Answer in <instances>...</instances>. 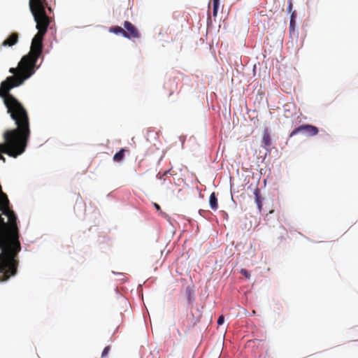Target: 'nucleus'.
Segmentation results:
<instances>
[{"label":"nucleus","instance_id":"f257e3e1","mask_svg":"<svg viewBox=\"0 0 358 358\" xmlns=\"http://www.w3.org/2000/svg\"><path fill=\"white\" fill-rule=\"evenodd\" d=\"M22 59L18 64L17 69L10 68L9 71L13 76L8 77L0 85V96L3 99L8 113L11 118L15 121L17 127L14 129L7 130L3 134V138L6 141V148H8L6 152L11 155H22L26 150L30 136L29 120L27 113L23 106L15 99L9 91L13 87H17L23 83H22L12 87L10 86L13 84V82L8 83L3 86L10 77H16L17 80L21 79L24 74L20 72V65ZM5 147V145H3Z\"/></svg>","mask_w":358,"mask_h":358},{"label":"nucleus","instance_id":"f03ea898","mask_svg":"<svg viewBox=\"0 0 358 358\" xmlns=\"http://www.w3.org/2000/svg\"><path fill=\"white\" fill-rule=\"evenodd\" d=\"M46 6V0H29L30 10L36 23L38 32L32 39L30 52L22 58L20 69L24 76L19 80L16 77H10L3 83V86L10 82L13 84L10 87L20 84L23 80L30 78L38 68L36 62L42 54L43 37L51 22V18L45 12Z\"/></svg>","mask_w":358,"mask_h":358},{"label":"nucleus","instance_id":"7ed1b4c3","mask_svg":"<svg viewBox=\"0 0 358 358\" xmlns=\"http://www.w3.org/2000/svg\"><path fill=\"white\" fill-rule=\"evenodd\" d=\"M317 127L310 124H303L294 129L289 134L290 137L296 135L299 133H303L308 136H313L318 134Z\"/></svg>","mask_w":358,"mask_h":358},{"label":"nucleus","instance_id":"20e7f679","mask_svg":"<svg viewBox=\"0 0 358 358\" xmlns=\"http://www.w3.org/2000/svg\"><path fill=\"white\" fill-rule=\"evenodd\" d=\"M124 27L126 29V35L128 36V37H127V38H140L141 35L138 29L132 23L129 21H125L124 22Z\"/></svg>","mask_w":358,"mask_h":358},{"label":"nucleus","instance_id":"39448f33","mask_svg":"<svg viewBox=\"0 0 358 358\" xmlns=\"http://www.w3.org/2000/svg\"><path fill=\"white\" fill-rule=\"evenodd\" d=\"M19 40V35L17 32H13L6 40H4L1 46L12 47L17 43Z\"/></svg>","mask_w":358,"mask_h":358},{"label":"nucleus","instance_id":"423d86ee","mask_svg":"<svg viewBox=\"0 0 358 358\" xmlns=\"http://www.w3.org/2000/svg\"><path fill=\"white\" fill-rule=\"evenodd\" d=\"M262 142L263 143V146L265 148H268L271 145V138L269 133V129L266 128L264 130Z\"/></svg>","mask_w":358,"mask_h":358},{"label":"nucleus","instance_id":"0eeeda50","mask_svg":"<svg viewBox=\"0 0 358 358\" xmlns=\"http://www.w3.org/2000/svg\"><path fill=\"white\" fill-rule=\"evenodd\" d=\"M165 87L166 89H168V90L169 91V94H168V96H170L173 94V92L177 89V82L176 81V80H169L165 84Z\"/></svg>","mask_w":358,"mask_h":358},{"label":"nucleus","instance_id":"6e6552de","mask_svg":"<svg viewBox=\"0 0 358 358\" xmlns=\"http://www.w3.org/2000/svg\"><path fill=\"white\" fill-rule=\"evenodd\" d=\"M125 152H129V150L122 148L119 152L115 154L113 156V161L115 162H120L124 158Z\"/></svg>","mask_w":358,"mask_h":358},{"label":"nucleus","instance_id":"1a4fd4ad","mask_svg":"<svg viewBox=\"0 0 358 358\" xmlns=\"http://www.w3.org/2000/svg\"><path fill=\"white\" fill-rule=\"evenodd\" d=\"M254 194L255 196V202L257 205V208L259 210L261 211L262 209V199L260 195L259 189L258 188L255 189Z\"/></svg>","mask_w":358,"mask_h":358},{"label":"nucleus","instance_id":"9d476101","mask_svg":"<svg viewBox=\"0 0 358 358\" xmlns=\"http://www.w3.org/2000/svg\"><path fill=\"white\" fill-rule=\"evenodd\" d=\"M209 204H210V208L214 210H215L218 208L217 199L216 197L215 192H213L210 195Z\"/></svg>","mask_w":358,"mask_h":358},{"label":"nucleus","instance_id":"9b49d317","mask_svg":"<svg viewBox=\"0 0 358 358\" xmlns=\"http://www.w3.org/2000/svg\"><path fill=\"white\" fill-rule=\"evenodd\" d=\"M109 31L114 33L115 34H121L122 36H123L125 38L128 37V36L126 35V31L124 29H122L121 27H119V26L111 27L109 29Z\"/></svg>","mask_w":358,"mask_h":358},{"label":"nucleus","instance_id":"f8f14e48","mask_svg":"<svg viewBox=\"0 0 358 358\" xmlns=\"http://www.w3.org/2000/svg\"><path fill=\"white\" fill-rule=\"evenodd\" d=\"M220 0H213V15L216 16L217 11H218V7H219Z\"/></svg>","mask_w":358,"mask_h":358},{"label":"nucleus","instance_id":"ddd939ff","mask_svg":"<svg viewBox=\"0 0 358 358\" xmlns=\"http://www.w3.org/2000/svg\"><path fill=\"white\" fill-rule=\"evenodd\" d=\"M110 350V346L108 345V346L105 347L103 350V352H102L101 357H107V355H108Z\"/></svg>","mask_w":358,"mask_h":358},{"label":"nucleus","instance_id":"4468645a","mask_svg":"<svg viewBox=\"0 0 358 358\" xmlns=\"http://www.w3.org/2000/svg\"><path fill=\"white\" fill-rule=\"evenodd\" d=\"M167 174L173 175V174L172 173L171 169H169V170H168V171H165L162 175H161V174H160V173H159L157 174V178H159V179H162V178H163V177H164V176H166V175H167Z\"/></svg>","mask_w":358,"mask_h":358},{"label":"nucleus","instance_id":"2eb2a0df","mask_svg":"<svg viewBox=\"0 0 358 358\" xmlns=\"http://www.w3.org/2000/svg\"><path fill=\"white\" fill-rule=\"evenodd\" d=\"M241 273L244 275L246 278H250V273L245 268H242L241 270Z\"/></svg>","mask_w":358,"mask_h":358},{"label":"nucleus","instance_id":"dca6fc26","mask_svg":"<svg viewBox=\"0 0 358 358\" xmlns=\"http://www.w3.org/2000/svg\"><path fill=\"white\" fill-rule=\"evenodd\" d=\"M224 322V317L223 315H220L219 317H218V320H217V324L218 325H222Z\"/></svg>","mask_w":358,"mask_h":358},{"label":"nucleus","instance_id":"f3484780","mask_svg":"<svg viewBox=\"0 0 358 358\" xmlns=\"http://www.w3.org/2000/svg\"><path fill=\"white\" fill-rule=\"evenodd\" d=\"M154 206L155 208H156V210L157 211H160L161 210V207L159 204L156 203H154Z\"/></svg>","mask_w":358,"mask_h":358}]
</instances>
